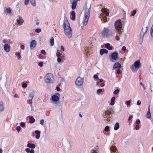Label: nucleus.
<instances>
[{
	"label": "nucleus",
	"instance_id": "obj_1",
	"mask_svg": "<svg viewBox=\"0 0 153 153\" xmlns=\"http://www.w3.org/2000/svg\"><path fill=\"white\" fill-rule=\"evenodd\" d=\"M64 33L69 39L72 38L73 35L72 30L70 27V24L66 18H65L63 23Z\"/></svg>",
	"mask_w": 153,
	"mask_h": 153
},
{
	"label": "nucleus",
	"instance_id": "obj_2",
	"mask_svg": "<svg viewBox=\"0 0 153 153\" xmlns=\"http://www.w3.org/2000/svg\"><path fill=\"white\" fill-rule=\"evenodd\" d=\"M91 5L90 4L86 3L84 6L85 14L84 16L83 24L87 25L90 17Z\"/></svg>",
	"mask_w": 153,
	"mask_h": 153
},
{
	"label": "nucleus",
	"instance_id": "obj_3",
	"mask_svg": "<svg viewBox=\"0 0 153 153\" xmlns=\"http://www.w3.org/2000/svg\"><path fill=\"white\" fill-rule=\"evenodd\" d=\"M60 94L59 93H56L53 95L50 99L51 103L55 105H56L59 103Z\"/></svg>",
	"mask_w": 153,
	"mask_h": 153
},
{
	"label": "nucleus",
	"instance_id": "obj_4",
	"mask_svg": "<svg viewBox=\"0 0 153 153\" xmlns=\"http://www.w3.org/2000/svg\"><path fill=\"white\" fill-rule=\"evenodd\" d=\"M101 11L102 13L100 14V18H101V20H103L105 22L108 21L107 16L109 15L108 10L105 8H103L102 9Z\"/></svg>",
	"mask_w": 153,
	"mask_h": 153
},
{
	"label": "nucleus",
	"instance_id": "obj_5",
	"mask_svg": "<svg viewBox=\"0 0 153 153\" xmlns=\"http://www.w3.org/2000/svg\"><path fill=\"white\" fill-rule=\"evenodd\" d=\"M141 65L140 60L134 62L130 67V68L133 72H136L141 67Z\"/></svg>",
	"mask_w": 153,
	"mask_h": 153
},
{
	"label": "nucleus",
	"instance_id": "obj_6",
	"mask_svg": "<svg viewBox=\"0 0 153 153\" xmlns=\"http://www.w3.org/2000/svg\"><path fill=\"white\" fill-rule=\"evenodd\" d=\"M114 27L116 30L118 31V33L120 34L122 33L121 30L122 29V24L120 19H118L115 22Z\"/></svg>",
	"mask_w": 153,
	"mask_h": 153
},
{
	"label": "nucleus",
	"instance_id": "obj_7",
	"mask_svg": "<svg viewBox=\"0 0 153 153\" xmlns=\"http://www.w3.org/2000/svg\"><path fill=\"white\" fill-rule=\"evenodd\" d=\"M53 79V75L50 73L47 74L44 77L45 81L47 83H52Z\"/></svg>",
	"mask_w": 153,
	"mask_h": 153
},
{
	"label": "nucleus",
	"instance_id": "obj_8",
	"mask_svg": "<svg viewBox=\"0 0 153 153\" xmlns=\"http://www.w3.org/2000/svg\"><path fill=\"white\" fill-rule=\"evenodd\" d=\"M148 30V27H143L142 30L140 33V41H141V42L143 41L144 36Z\"/></svg>",
	"mask_w": 153,
	"mask_h": 153
},
{
	"label": "nucleus",
	"instance_id": "obj_9",
	"mask_svg": "<svg viewBox=\"0 0 153 153\" xmlns=\"http://www.w3.org/2000/svg\"><path fill=\"white\" fill-rule=\"evenodd\" d=\"M84 82V77H78L76 79L75 81V84L78 86H81L82 85Z\"/></svg>",
	"mask_w": 153,
	"mask_h": 153
},
{
	"label": "nucleus",
	"instance_id": "obj_10",
	"mask_svg": "<svg viewBox=\"0 0 153 153\" xmlns=\"http://www.w3.org/2000/svg\"><path fill=\"white\" fill-rule=\"evenodd\" d=\"M109 27L108 28L104 27L102 32V35L104 37H108L109 36V32L110 31Z\"/></svg>",
	"mask_w": 153,
	"mask_h": 153
},
{
	"label": "nucleus",
	"instance_id": "obj_11",
	"mask_svg": "<svg viewBox=\"0 0 153 153\" xmlns=\"http://www.w3.org/2000/svg\"><path fill=\"white\" fill-rule=\"evenodd\" d=\"M110 113H111V111H110L109 110L106 111H105V114L103 116V117L104 118V120L105 121H106L108 120V118L110 117Z\"/></svg>",
	"mask_w": 153,
	"mask_h": 153
},
{
	"label": "nucleus",
	"instance_id": "obj_12",
	"mask_svg": "<svg viewBox=\"0 0 153 153\" xmlns=\"http://www.w3.org/2000/svg\"><path fill=\"white\" fill-rule=\"evenodd\" d=\"M78 0H70V3L72 4V8L73 10L75 9L76 7Z\"/></svg>",
	"mask_w": 153,
	"mask_h": 153
},
{
	"label": "nucleus",
	"instance_id": "obj_13",
	"mask_svg": "<svg viewBox=\"0 0 153 153\" xmlns=\"http://www.w3.org/2000/svg\"><path fill=\"white\" fill-rule=\"evenodd\" d=\"M118 53L117 52H114L111 55V61L114 62L113 60H116L118 58Z\"/></svg>",
	"mask_w": 153,
	"mask_h": 153
},
{
	"label": "nucleus",
	"instance_id": "obj_14",
	"mask_svg": "<svg viewBox=\"0 0 153 153\" xmlns=\"http://www.w3.org/2000/svg\"><path fill=\"white\" fill-rule=\"evenodd\" d=\"M4 50L6 52H8L10 51V47L8 44H5L3 45Z\"/></svg>",
	"mask_w": 153,
	"mask_h": 153
},
{
	"label": "nucleus",
	"instance_id": "obj_15",
	"mask_svg": "<svg viewBox=\"0 0 153 153\" xmlns=\"http://www.w3.org/2000/svg\"><path fill=\"white\" fill-rule=\"evenodd\" d=\"M36 44V42L34 40H33L31 42L30 45V48L31 49L35 48Z\"/></svg>",
	"mask_w": 153,
	"mask_h": 153
},
{
	"label": "nucleus",
	"instance_id": "obj_16",
	"mask_svg": "<svg viewBox=\"0 0 153 153\" xmlns=\"http://www.w3.org/2000/svg\"><path fill=\"white\" fill-rule=\"evenodd\" d=\"M108 51L105 49H102L100 50V53L101 55H102L104 54H107Z\"/></svg>",
	"mask_w": 153,
	"mask_h": 153
},
{
	"label": "nucleus",
	"instance_id": "obj_17",
	"mask_svg": "<svg viewBox=\"0 0 153 153\" xmlns=\"http://www.w3.org/2000/svg\"><path fill=\"white\" fill-rule=\"evenodd\" d=\"M34 93L33 92H32L30 93L29 94V96L28 97V98L29 99V102H31L32 101V99L34 97Z\"/></svg>",
	"mask_w": 153,
	"mask_h": 153
},
{
	"label": "nucleus",
	"instance_id": "obj_18",
	"mask_svg": "<svg viewBox=\"0 0 153 153\" xmlns=\"http://www.w3.org/2000/svg\"><path fill=\"white\" fill-rule=\"evenodd\" d=\"M137 146L140 150L143 149V142H139L137 144Z\"/></svg>",
	"mask_w": 153,
	"mask_h": 153
},
{
	"label": "nucleus",
	"instance_id": "obj_19",
	"mask_svg": "<svg viewBox=\"0 0 153 153\" xmlns=\"http://www.w3.org/2000/svg\"><path fill=\"white\" fill-rule=\"evenodd\" d=\"M121 67V65L120 63L118 62H116L113 66V69H115L117 68H120Z\"/></svg>",
	"mask_w": 153,
	"mask_h": 153
},
{
	"label": "nucleus",
	"instance_id": "obj_20",
	"mask_svg": "<svg viewBox=\"0 0 153 153\" xmlns=\"http://www.w3.org/2000/svg\"><path fill=\"white\" fill-rule=\"evenodd\" d=\"M78 105L79 106H82L85 104V100H80L78 102Z\"/></svg>",
	"mask_w": 153,
	"mask_h": 153
},
{
	"label": "nucleus",
	"instance_id": "obj_21",
	"mask_svg": "<svg viewBox=\"0 0 153 153\" xmlns=\"http://www.w3.org/2000/svg\"><path fill=\"white\" fill-rule=\"evenodd\" d=\"M17 23L19 25H21L24 22V20L22 17H19V19L17 20Z\"/></svg>",
	"mask_w": 153,
	"mask_h": 153
},
{
	"label": "nucleus",
	"instance_id": "obj_22",
	"mask_svg": "<svg viewBox=\"0 0 153 153\" xmlns=\"http://www.w3.org/2000/svg\"><path fill=\"white\" fill-rule=\"evenodd\" d=\"M4 103L2 101H0V111L2 112L4 111Z\"/></svg>",
	"mask_w": 153,
	"mask_h": 153
},
{
	"label": "nucleus",
	"instance_id": "obj_23",
	"mask_svg": "<svg viewBox=\"0 0 153 153\" xmlns=\"http://www.w3.org/2000/svg\"><path fill=\"white\" fill-rule=\"evenodd\" d=\"M29 104L30 106L28 107V110L29 111L31 112L34 110L33 107L32 106V104L31 102H30Z\"/></svg>",
	"mask_w": 153,
	"mask_h": 153
},
{
	"label": "nucleus",
	"instance_id": "obj_24",
	"mask_svg": "<svg viewBox=\"0 0 153 153\" xmlns=\"http://www.w3.org/2000/svg\"><path fill=\"white\" fill-rule=\"evenodd\" d=\"M35 133L36 134L35 136V138L37 139H39L40 137V133L39 131V130H36L35 131Z\"/></svg>",
	"mask_w": 153,
	"mask_h": 153
},
{
	"label": "nucleus",
	"instance_id": "obj_25",
	"mask_svg": "<svg viewBox=\"0 0 153 153\" xmlns=\"http://www.w3.org/2000/svg\"><path fill=\"white\" fill-rule=\"evenodd\" d=\"M147 13L150 15H153V7H150L147 11Z\"/></svg>",
	"mask_w": 153,
	"mask_h": 153
},
{
	"label": "nucleus",
	"instance_id": "obj_26",
	"mask_svg": "<svg viewBox=\"0 0 153 153\" xmlns=\"http://www.w3.org/2000/svg\"><path fill=\"white\" fill-rule=\"evenodd\" d=\"M146 117L149 119L151 117V115L150 111V105H149V106L148 110V112L147 114Z\"/></svg>",
	"mask_w": 153,
	"mask_h": 153
},
{
	"label": "nucleus",
	"instance_id": "obj_27",
	"mask_svg": "<svg viewBox=\"0 0 153 153\" xmlns=\"http://www.w3.org/2000/svg\"><path fill=\"white\" fill-rule=\"evenodd\" d=\"M27 146L28 148L32 149H34L36 147L35 145L34 144H31L30 143H28L27 145Z\"/></svg>",
	"mask_w": 153,
	"mask_h": 153
},
{
	"label": "nucleus",
	"instance_id": "obj_28",
	"mask_svg": "<svg viewBox=\"0 0 153 153\" xmlns=\"http://www.w3.org/2000/svg\"><path fill=\"white\" fill-rule=\"evenodd\" d=\"M29 118L30 120L29 123H33L35 122V120L32 116H30L29 117Z\"/></svg>",
	"mask_w": 153,
	"mask_h": 153
},
{
	"label": "nucleus",
	"instance_id": "obj_29",
	"mask_svg": "<svg viewBox=\"0 0 153 153\" xmlns=\"http://www.w3.org/2000/svg\"><path fill=\"white\" fill-rule=\"evenodd\" d=\"M25 152L27 153L30 152V153H34L35 151L33 149L30 150L29 148H27L25 149Z\"/></svg>",
	"mask_w": 153,
	"mask_h": 153
},
{
	"label": "nucleus",
	"instance_id": "obj_30",
	"mask_svg": "<svg viewBox=\"0 0 153 153\" xmlns=\"http://www.w3.org/2000/svg\"><path fill=\"white\" fill-rule=\"evenodd\" d=\"M105 47L106 48L109 50H112L113 49L112 47L110 45L109 43H107L105 44Z\"/></svg>",
	"mask_w": 153,
	"mask_h": 153
},
{
	"label": "nucleus",
	"instance_id": "obj_31",
	"mask_svg": "<svg viewBox=\"0 0 153 153\" xmlns=\"http://www.w3.org/2000/svg\"><path fill=\"white\" fill-rule=\"evenodd\" d=\"M115 100V98L114 97H113L111 98V99L110 104L111 105H113L114 104Z\"/></svg>",
	"mask_w": 153,
	"mask_h": 153
},
{
	"label": "nucleus",
	"instance_id": "obj_32",
	"mask_svg": "<svg viewBox=\"0 0 153 153\" xmlns=\"http://www.w3.org/2000/svg\"><path fill=\"white\" fill-rule=\"evenodd\" d=\"M120 128V125L118 123H117L115 124L114 126V129L115 130H117Z\"/></svg>",
	"mask_w": 153,
	"mask_h": 153
},
{
	"label": "nucleus",
	"instance_id": "obj_33",
	"mask_svg": "<svg viewBox=\"0 0 153 153\" xmlns=\"http://www.w3.org/2000/svg\"><path fill=\"white\" fill-rule=\"evenodd\" d=\"M5 12L7 14H11V10L10 8H6L5 10Z\"/></svg>",
	"mask_w": 153,
	"mask_h": 153
},
{
	"label": "nucleus",
	"instance_id": "obj_34",
	"mask_svg": "<svg viewBox=\"0 0 153 153\" xmlns=\"http://www.w3.org/2000/svg\"><path fill=\"white\" fill-rule=\"evenodd\" d=\"M111 151L113 152H116V153H117L116 152V151L117 150V149L115 146H113L111 147Z\"/></svg>",
	"mask_w": 153,
	"mask_h": 153
},
{
	"label": "nucleus",
	"instance_id": "obj_35",
	"mask_svg": "<svg viewBox=\"0 0 153 153\" xmlns=\"http://www.w3.org/2000/svg\"><path fill=\"white\" fill-rule=\"evenodd\" d=\"M71 15L72 16V17L71 18V19L73 20H74L75 19V13L74 11H73L72 12Z\"/></svg>",
	"mask_w": 153,
	"mask_h": 153
},
{
	"label": "nucleus",
	"instance_id": "obj_36",
	"mask_svg": "<svg viewBox=\"0 0 153 153\" xmlns=\"http://www.w3.org/2000/svg\"><path fill=\"white\" fill-rule=\"evenodd\" d=\"M54 39L53 38V37H51L50 39V43L51 46H52L54 45Z\"/></svg>",
	"mask_w": 153,
	"mask_h": 153
},
{
	"label": "nucleus",
	"instance_id": "obj_37",
	"mask_svg": "<svg viewBox=\"0 0 153 153\" xmlns=\"http://www.w3.org/2000/svg\"><path fill=\"white\" fill-rule=\"evenodd\" d=\"M30 2L31 4L33 6L36 5L35 0H30Z\"/></svg>",
	"mask_w": 153,
	"mask_h": 153
},
{
	"label": "nucleus",
	"instance_id": "obj_38",
	"mask_svg": "<svg viewBox=\"0 0 153 153\" xmlns=\"http://www.w3.org/2000/svg\"><path fill=\"white\" fill-rule=\"evenodd\" d=\"M16 55L18 57V59H20L21 58V56L20 55V53L18 52H16L15 53Z\"/></svg>",
	"mask_w": 153,
	"mask_h": 153
},
{
	"label": "nucleus",
	"instance_id": "obj_39",
	"mask_svg": "<svg viewBox=\"0 0 153 153\" xmlns=\"http://www.w3.org/2000/svg\"><path fill=\"white\" fill-rule=\"evenodd\" d=\"M102 91V90L101 89H98L97 91V94L99 95L100 93Z\"/></svg>",
	"mask_w": 153,
	"mask_h": 153
},
{
	"label": "nucleus",
	"instance_id": "obj_40",
	"mask_svg": "<svg viewBox=\"0 0 153 153\" xmlns=\"http://www.w3.org/2000/svg\"><path fill=\"white\" fill-rule=\"evenodd\" d=\"M25 125V123L24 122H22L20 123V126L22 127H24Z\"/></svg>",
	"mask_w": 153,
	"mask_h": 153
},
{
	"label": "nucleus",
	"instance_id": "obj_41",
	"mask_svg": "<svg viewBox=\"0 0 153 153\" xmlns=\"http://www.w3.org/2000/svg\"><path fill=\"white\" fill-rule=\"evenodd\" d=\"M136 11L135 10H134L133 11L132 14L130 16H134L136 14Z\"/></svg>",
	"mask_w": 153,
	"mask_h": 153
},
{
	"label": "nucleus",
	"instance_id": "obj_42",
	"mask_svg": "<svg viewBox=\"0 0 153 153\" xmlns=\"http://www.w3.org/2000/svg\"><path fill=\"white\" fill-rule=\"evenodd\" d=\"M120 91V90L119 89H117L115 90L113 92V93L114 94H118Z\"/></svg>",
	"mask_w": 153,
	"mask_h": 153
},
{
	"label": "nucleus",
	"instance_id": "obj_43",
	"mask_svg": "<svg viewBox=\"0 0 153 153\" xmlns=\"http://www.w3.org/2000/svg\"><path fill=\"white\" fill-rule=\"evenodd\" d=\"M41 30L40 28H37L35 30V32L37 33H39L41 32Z\"/></svg>",
	"mask_w": 153,
	"mask_h": 153
},
{
	"label": "nucleus",
	"instance_id": "obj_44",
	"mask_svg": "<svg viewBox=\"0 0 153 153\" xmlns=\"http://www.w3.org/2000/svg\"><path fill=\"white\" fill-rule=\"evenodd\" d=\"M23 88H25L27 86V85L26 83H23L22 85Z\"/></svg>",
	"mask_w": 153,
	"mask_h": 153
},
{
	"label": "nucleus",
	"instance_id": "obj_45",
	"mask_svg": "<svg viewBox=\"0 0 153 153\" xmlns=\"http://www.w3.org/2000/svg\"><path fill=\"white\" fill-rule=\"evenodd\" d=\"M44 123V120L43 119H42L40 121V124L41 125L43 126Z\"/></svg>",
	"mask_w": 153,
	"mask_h": 153
},
{
	"label": "nucleus",
	"instance_id": "obj_46",
	"mask_svg": "<svg viewBox=\"0 0 153 153\" xmlns=\"http://www.w3.org/2000/svg\"><path fill=\"white\" fill-rule=\"evenodd\" d=\"M43 63L42 62H40L39 63L38 65L40 67H42L43 66Z\"/></svg>",
	"mask_w": 153,
	"mask_h": 153
},
{
	"label": "nucleus",
	"instance_id": "obj_47",
	"mask_svg": "<svg viewBox=\"0 0 153 153\" xmlns=\"http://www.w3.org/2000/svg\"><path fill=\"white\" fill-rule=\"evenodd\" d=\"M109 127L108 126H106L104 130L106 131H107L109 130Z\"/></svg>",
	"mask_w": 153,
	"mask_h": 153
},
{
	"label": "nucleus",
	"instance_id": "obj_48",
	"mask_svg": "<svg viewBox=\"0 0 153 153\" xmlns=\"http://www.w3.org/2000/svg\"><path fill=\"white\" fill-rule=\"evenodd\" d=\"M29 0H25V4L27 5L29 3Z\"/></svg>",
	"mask_w": 153,
	"mask_h": 153
},
{
	"label": "nucleus",
	"instance_id": "obj_49",
	"mask_svg": "<svg viewBox=\"0 0 153 153\" xmlns=\"http://www.w3.org/2000/svg\"><path fill=\"white\" fill-rule=\"evenodd\" d=\"M94 78L95 79H98L99 77L97 75L95 74L94 76Z\"/></svg>",
	"mask_w": 153,
	"mask_h": 153
},
{
	"label": "nucleus",
	"instance_id": "obj_50",
	"mask_svg": "<svg viewBox=\"0 0 153 153\" xmlns=\"http://www.w3.org/2000/svg\"><path fill=\"white\" fill-rule=\"evenodd\" d=\"M21 128L19 126H18L16 127V130L17 131H19L21 130Z\"/></svg>",
	"mask_w": 153,
	"mask_h": 153
},
{
	"label": "nucleus",
	"instance_id": "obj_51",
	"mask_svg": "<svg viewBox=\"0 0 153 153\" xmlns=\"http://www.w3.org/2000/svg\"><path fill=\"white\" fill-rule=\"evenodd\" d=\"M57 61L58 62H61V59L60 57H58L57 58Z\"/></svg>",
	"mask_w": 153,
	"mask_h": 153
},
{
	"label": "nucleus",
	"instance_id": "obj_52",
	"mask_svg": "<svg viewBox=\"0 0 153 153\" xmlns=\"http://www.w3.org/2000/svg\"><path fill=\"white\" fill-rule=\"evenodd\" d=\"M141 101L140 100H138L137 102V105H140L141 104Z\"/></svg>",
	"mask_w": 153,
	"mask_h": 153
},
{
	"label": "nucleus",
	"instance_id": "obj_53",
	"mask_svg": "<svg viewBox=\"0 0 153 153\" xmlns=\"http://www.w3.org/2000/svg\"><path fill=\"white\" fill-rule=\"evenodd\" d=\"M115 39L117 40H119L120 39V38L119 36H118L117 35L116 36Z\"/></svg>",
	"mask_w": 153,
	"mask_h": 153
},
{
	"label": "nucleus",
	"instance_id": "obj_54",
	"mask_svg": "<svg viewBox=\"0 0 153 153\" xmlns=\"http://www.w3.org/2000/svg\"><path fill=\"white\" fill-rule=\"evenodd\" d=\"M41 53L42 54L45 55L46 54V52L44 50H42L41 51Z\"/></svg>",
	"mask_w": 153,
	"mask_h": 153
},
{
	"label": "nucleus",
	"instance_id": "obj_55",
	"mask_svg": "<svg viewBox=\"0 0 153 153\" xmlns=\"http://www.w3.org/2000/svg\"><path fill=\"white\" fill-rule=\"evenodd\" d=\"M127 105H130L131 103V101L130 100L126 102Z\"/></svg>",
	"mask_w": 153,
	"mask_h": 153
},
{
	"label": "nucleus",
	"instance_id": "obj_56",
	"mask_svg": "<svg viewBox=\"0 0 153 153\" xmlns=\"http://www.w3.org/2000/svg\"><path fill=\"white\" fill-rule=\"evenodd\" d=\"M150 33H151V35L153 37V30L152 29V30H150Z\"/></svg>",
	"mask_w": 153,
	"mask_h": 153
},
{
	"label": "nucleus",
	"instance_id": "obj_57",
	"mask_svg": "<svg viewBox=\"0 0 153 153\" xmlns=\"http://www.w3.org/2000/svg\"><path fill=\"white\" fill-rule=\"evenodd\" d=\"M122 50L123 51H126V47L125 46H123L122 47Z\"/></svg>",
	"mask_w": 153,
	"mask_h": 153
},
{
	"label": "nucleus",
	"instance_id": "obj_58",
	"mask_svg": "<svg viewBox=\"0 0 153 153\" xmlns=\"http://www.w3.org/2000/svg\"><path fill=\"white\" fill-rule=\"evenodd\" d=\"M139 129V126L138 125H136V127H135V129L136 130H138Z\"/></svg>",
	"mask_w": 153,
	"mask_h": 153
},
{
	"label": "nucleus",
	"instance_id": "obj_59",
	"mask_svg": "<svg viewBox=\"0 0 153 153\" xmlns=\"http://www.w3.org/2000/svg\"><path fill=\"white\" fill-rule=\"evenodd\" d=\"M133 117L132 115H131L128 117V120H130Z\"/></svg>",
	"mask_w": 153,
	"mask_h": 153
},
{
	"label": "nucleus",
	"instance_id": "obj_60",
	"mask_svg": "<svg viewBox=\"0 0 153 153\" xmlns=\"http://www.w3.org/2000/svg\"><path fill=\"white\" fill-rule=\"evenodd\" d=\"M61 50L63 51H64V48L63 46L61 45Z\"/></svg>",
	"mask_w": 153,
	"mask_h": 153
},
{
	"label": "nucleus",
	"instance_id": "obj_61",
	"mask_svg": "<svg viewBox=\"0 0 153 153\" xmlns=\"http://www.w3.org/2000/svg\"><path fill=\"white\" fill-rule=\"evenodd\" d=\"M20 48L22 49H24L25 48V46L23 45H20Z\"/></svg>",
	"mask_w": 153,
	"mask_h": 153
},
{
	"label": "nucleus",
	"instance_id": "obj_62",
	"mask_svg": "<svg viewBox=\"0 0 153 153\" xmlns=\"http://www.w3.org/2000/svg\"><path fill=\"white\" fill-rule=\"evenodd\" d=\"M98 79V81H99V82H102L103 81V79Z\"/></svg>",
	"mask_w": 153,
	"mask_h": 153
},
{
	"label": "nucleus",
	"instance_id": "obj_63",
	"mask_svg": "<svg viewBox=\"0 0 153 153\" xmlns=\"http://www.w3.org/2000/svg\"><path fill=\"white\" fill-rule=\"evenodd\" d=\"M136 123L138 125L140 123V121L139 120H137L136 121Z\"/></svg>",
	"mask_w": 153,
	"mask_h": 153
},
{
	"label": "nucleus",
	"instance_id": "obj_64",
	"mask_svg": "<svg viewBox=\"0 0 153 153\" xmlns=\"http://www.w3.org/2000/svg\"><path fill=\"white\" fill-rule=\"evenodd\" d=\"M100 85L101 87H103L105 86V84L104 83H101L100 84Z\"/></svg>",
	"mask_w": 153,
	"mask_h": 153
}]
</instances>
